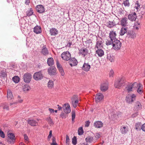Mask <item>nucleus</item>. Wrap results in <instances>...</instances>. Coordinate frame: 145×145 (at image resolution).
<instances>
[{"label":"nucleus","instance_id":"nucleus-1","mask_svg":"<svg viewBox=\"0 0 145 145\" xmlns=\"http://www.w3.org/2000/svg\"><path fill=\"white\" fill-rule=\"evenodd\" d=\"M125 82L124 77L119 78L115 82L114 86L116 88H119L124 85Z\"/></svg>","mask_w":145,"mask_h":145},{"label":"nucleus","instance_id":"nucleus-2","mask_svg":"<svg viewBox=\"0 0 145 145\" xmlns=\"http://www.w3.org/2000/svg\"><path fill=\"white\" fill-rule=\"evenodd\" d=\"M42 71H40L35 72L33 76V79L36 81L40 80L43 78V75Z\"/></svg>","mask_w":145,"mask_h":145},{"label":"nucleus","instance_id":"nucleus-3","mask_svg":"<svg viewBox=\"0 0 145 145\" xmlns=\"http://www.w3.org/2000/svg\"><path fill=\"white\" fill-rule=\"evenodd\" d=\"M61 57L63 60L68 61L71 58V55L69 52L65 51L61 54Z\"/></svg>","mask_w":145,"mask_h":145},{"label":"nucleus","instance_id":"nucleus-4","mask_svg":"<svg viewBox=\"0 0 145 145\" xmlns=\"http://www.w3.org/2000/svg\"><path fill=\"white\" fill-rule=\"evenodd\" d=\"M8 136L7 142L9 144H13L16 140L14 134L12 133H9L8 134Z\"/></svg>","mask_w":145,"mask_h":145},{"label":"nucleus","instance_id":"nucleus-5","mask_svg":"<svg viewBox=\"0 0 145 145\" xmlns=\"http://www.w3.org/2000/svg\"><path fill=\"white\" fill-rule=\"evenodd\" d=\"M121 43L119 40L115 39L113 41V48L115 50H119L120 48Z\"/></svg>","mask_w":145,"mask_h":145},{"label":"nucleus","instance_id":"nucleus-6","mask_svg":"<svg viewBox=\"0 0 145 145\" xmlns=\"http://www.w3.org/2000/svg\"><path fill=\"white\" fill-rule=\"evenodd\" d=\"M32 78V75L29 73H26L23 76V80L24 81L27 83H29L31 80Z\"/></svg>","mask_w":145,"mask_h":145},{"label":"nucleus","instance_id":"nucleus-7","mask_svg":"<svg viewBox=\"0 0 145 145\" xmlns=\"http://www.w3.org/2000/svg\"><path fill=\"white\" fill-rule=\"evenodd\" d=\"M138 84L135 82L131 85L129 84L127 85L126 88L128 92H129L132 91L133 88H135L138 87Z\"/></svg>","mask_w":145,"mask_h":145},{"label":"nucleus","instance_id":"nucleus-8","mask_svg":"<svg viewBox=\"0 0 145 145\" xmlns=\"http://www.w3.org/2000/svg\"><path fill=\"white\" fill-rule=\"evenodd\" d=\"M102 44L103 42L102 39L100 37L97 39L95 48L99 49L102 48H103Z\"/></svg>","mask_w":145,"mask_h":145},{"label":"nucleus","instance_id":"nucleus-9","mask_svg":"<svg viewBox=\"0 0 145 145\" xmlns=\"http://www.w3.org/2000/svg\"><path fill=\"white\" fill-rule=\"evenodd\" d=\"M69 60V63L71 67L76 66L78 64L77 61L74 57H71Z\"/></svg>","mask_w":145,"mask_h":145},{"label":"nucleus","instance_id":"nucleus-10","mask_svg":"<svg viewBox=\"0 0 145 145\" xmlns=\"http://www.w3.org/2000/svg\"><path fill=\"white\" fill-rule=\"evenodd\" d=\"M65 113H69L71 112V109L70 105L68 103L65 104L62 107Z\"/></svg>","mask_w":145,"mask_h":145},{"label":"nucleus","instance_id":"nucleus-11","mask_svg":"<svg viewBox=\"0 0 145 145\" xmlns=\"http://www.w3.org/2000/svg\"><path fill=\"white\" fill-rule=\"evenodd\" d=\"M108 84L107 83H102L100 86V89L102 92L106 91L108 89Z\"/></svg>","mask_w":145,"mask_h":145},{"label":"nucleus","instance_id":"nucleus-12","mask_svg":"<svg viewBox=\"0 0 145 145\" xmlns=\"http://www.w3.org/2000/svg\"><path fill=\"white\" fill-rule=\"evenodd\" d=\"M56 65L57 68L61 75L62 76H64L65 75L64 71L61 65L60 64L59 61H56Z\"/></svg>","mask_w":145,"mask_h":145},{"label":"nucleus","instance_id":"nucleus-13","mask_svg":"<svg viewBox=\"0 0 145 145\" xmlns=\"http://www.w3.org/2000/svg\"><path fill=\"white\" fill-rule=\"evenodd\" d=\"M56 71V69L53 66L50 67L48 68V74L51 75H54Z\"/></svg>","mask_w":145,"mask_h":145},{"label":"nucleus","instance_id":"nucleus-14","mask_svg":"<svg viewBox=\"0 0 145 145\" xmlns=\"http://www.w3.org/2000/svg\"><path fill=\"white\" fill-rule=\"evenodd\" d=\"M104 98L103 94L101 93L97 94L95 96V100L97 103L99 102L100 101L102 100Z\"/></svg>","mask_w":145,"mask_h":145},{"label":"nucleus","instance_id":"nucleus-15","mask_svg":"<svg viewBox=\"0 0 145 145\" xmlns=\"http://www.w3.org/2000/svg\"><path fill=\"white\" fill-rule=\"evenodd\" d=\"M36 9L37 11L40 13L44 12L45 11L44 7L42 5H37L36 7Z\"/></svg>","mask_w":145,"mask_h":145},{"label":"nucleus","instance_id":"nucleus-16","mask_svg":"<svg viewBox=\"0 0 145 145\" xmlns=\"http://www.w3.org/2000/svg\"><path fill=\"white\" fill-rule=\"evenodd\" d=\"M137 17L136 14L135 12L129 14L128 16V19L132 21H135Z\"/></svg>","mask_w":145,"mask_h":145},{"label":"nucleus","instance_id":"nucleus-17","mask_svg":"<svg viewBox=\"0 0 145 145\" xmlns=\"http://www.w3.org/2000/svg\"><path fill=\"white\" fill-rule=\"evenodd\" d=\"M33 31L36 34H39L42 32L41 28L40 26L37 25L33 29Z\"/></svg>","mask_w":145,"mask_h":145},{"label":"nucleus","instance_id":"nucleus-18","mask_svg":"<svg viewBox=\"0 0 145 145\" xmlns=\"http://www.w3.org/2000/svg\"><path fill=\"white\" fill-rule=\"evenodd\" d=\"M79 54L85 57L88 54V50L86 48H81L79 50Z\"/></svg>","mask_w":145,"mask_h":145},{"label":"nucleus","instance_id":"nucleus-19","mask_svg":"<svg viewBox=\"0 0 145 145\" xmlns=\"http://www.w3.org/2000/svg\"><path fill=\"white\" fill-rule=\"evenodd\" d=\"M41 53L43 55L45 56H46L48 54V51L46 46H44L42 48Z\"/></svg>","mask_w":145,"mask_h":145},{"label":"nucleus","instance_id":"nucleus-20","mask_svg":"<svg viewBox=\"0 0 145 145\" xmlns=\"http://www.w3.org/2000/svg\"><path fill=\"white\" fill-rule=\"evenodd\" d=\"M127 18L126 17L122 18L120 21V24L123 27H125L127 24Z\"/></svg>","mask_w":145,"mask_h":145},{"label":"nucleus","instance_id":"nucleus-21","mask_svg":"<svg viewBox=\"0 0 145 145\" xmlns=\"http://www.w3.org/2000/svg\"><path fill=\"white\" fill-rule=\"evenodd\" d=\"M103 123L101 121H95L94 124V126L96 128H100L103 127Z\"/></svg>","mask_w":145,"mask_h":145},{"label":"nucleus","instance_id":"nucleus-22","mask_svg":"<svg viewBox=\"0 0 145 145\" xmlns=\"http://www.w3.org/2000/svg\"><path fill=\"white\" fill-rule=\"evenodd\" d=\"M90 68V66L88 63H85L83 66L82 69L85 71H89Z\"/></svg>","mask_w":145,"mask_h":145},{"label":"nucleus","instance_id":"nucleus-23","mask_svg":"<svg viewBox=\"0 0 145 145\" xmlns=\"http://www.w3.org/2000/svg\"><path fill=\"white\" fill-rule=\"evenodd\" d=\"M28 123L32 126H36L38 125V122L34 120H28Z\"/></svg>","mask_w":145,"mask_h":145},{"label":"nucleus","instance_id":"nucleus-24","mask_svg":"<svg viewBox=\"0 0 145 145\" xmlns=\"http://www.w3.org/2000/svg\"><path fill=\"white\" fill-rule=\"evenodd\" d=\"M96 54H97L99 57H102L104 55V52L102 48L97 49L96 52Z\"/></svg>","mask_w":145,"mask_h":145},{"label":"nucleus","instance_id":"nucleus-25","mask_svg":"<svg viewBox=\"0 0 145 145\" xmlns=\"http://www.w3.org/2000/svg\"><path fill=\"white\" fill-rule=\"evenodd\" d=\"M116 32L113 31L110 32L109 33V37L110 38L114 40L116 39Z\"/></svg>","mask_w":145,"mask_h":145},{"label":"nucleus","instance_id":"nucleus-26","mask_svg":"<svg viewBox=\"0 0 145 145\" xmlns=\"http://www.w3.org/2000/svg\"><path fill=\"white\" fill-rule=\"evenodd\" d=\"M47 63L48 65L50 66H52L54 63V60L52 57H50L48 58Z\"/></svg>","mask_w":145,"mask_h":145},{"label":"nucleus","instance_id":"nucleus-27","mask_svg":"<svg viewBox=\"0 0 145 145\" xmlns=\"http://www.w3.org/2000/svg\"><path fill=\"white\" fill-rule=\"evenodd\" d=\"M50 34L51 35L55 36L57 34V31L54 28H52L50 31Z\"/></svg>","mask_w":145,"mask_h":145},{"label":"nucleus","instance_id":"nucleus-28","mask_svg":"<svg viewBox=\"0 0 145 145\" xmlns=\"http://www.w3.org/2000/svg\"><path fill=\"white\" fill-rule=\"evenodd\" d=\"M7 97L8 99L9 100H11L14 98L12 93L10 89H8L7 91Z\"/></svg>","mask_w":145,"mask_h":145},{"label":"nucleus","instance_id":"nucleus-29","mask_svg":"<svg viewBox=\"0 0 145 145\" xmlns=\"http://www.w3.org/2000/svg\"><path fill=\"white\" fill-rule=\"evenodd\" d=\"M127 35L129 36V37L131 38H134L136 37L135 33L132 31H129L127 32Z\"/></svg>","mask_w":145,"mask_h":145},{"label":"nucleus","instance_id":"nucleus-30","mask_svg":"<svg viewBox=\"0 0 145 145\" xmlns=\"http://www.w3.org/2000/svg\"><path fill=\"white\" fill-rule=\"evenodd\" d=\"M127 28L125 27H122L121 29L120 33V35L122 36L127 32Z\"/></svg>","mask_w":145,"mask_h":145},{"label":"nucleus","instance_id":"nucleus-31","mask_svg":"<svg viewBox=\"0 0 145 145\" xmlns=\"http://www.w3.org/2000/svg\"><path fill=\"white\" fill-rule=\"evenodd\" d=\"M126 100L127 102L129 103H131L134 101V100L131 97L130 94H129L127 96Z\"/></svg>","mask_w":145,"mask_h":145},{"label":"nucleus","instance_id":"nucleus-32","mask_svg":"<svg viewBox=\"0 0 145 145\" xmlns=\"http://www.w3.org/2000/svg\"><path fill=\"white\" fill-rule=\"evenodd\" d=\"M115 23L113 22L110 21L107 22L106 24V26L109 28L112 27L115 25Z\"/></svg>","mask_w":145,"mask_h":145},{"label":"nucleus","instance_id":"nucleus-33","mask_svg":"<svg viewBox=\"0 0 145 145\" xmlns=\"http://www.w3.org/2000/svg\"><path fill=\"white\" fill-rule=\"evenodd\" d=\"M114 56L111 54L107 55V58L110 62H113L114 60Z\"/></svg>","mask_w":145,"mask_h":145},{"label":"nucleus","instance_id":"nucleus-34","mask_svg":"<svg viewBox=\"0 0 145 145\" xmlns=\"http://www.w3.org/2000/svg\"><path fill=\"white\" fill-rule=\"evenodd\" d=\"M138 87L137 91V92L139 94H141L142 93V85L140 83L138 84Z\"/></svg>","mask_w":145,"mask_h":145},{"label":"nucleus","instance_id":"nucleus-35","mask_svg":"<svg viewBox=\"0 0 145 145\" xmlns=\"http://www.w3.org/2000/svg\"><path fill=\"white\" fill-rule=\"evenodd\" d=\"M113 40H114L112 39L109 38L108 39L107 41L106 42V45L108 46L112 44L113 45Z\"/></svg>","mask_w":145,"mask_h":145},{"label":"nucleus","instance_id":"nucleus-36","mask_svg":"<svg viewBox=\"0 0 145 145\" xmlns=\"http://www.w3.org/2000/svg\"><path fill=\"white\" fill-rule=\"evenodd\" d=\"M1 106L3 107L4 109L8 110H9V106L6 103L1 104L0 105V106Z\"/></svg>","mask_w":145,"mask_h":145},{"label":"nucleus","instance_id":"nucleus-37","mask_svg":"<svg viewBox=\"0 0 145 145\" xmlns=\"http://www.w3.org/2000/svg\"><path fill=\"white\" fill-rule=\"evenodd\" d=\"M27 16H30L33 13V10L32 8H30L29 10H27L26 12Z\"/></svg>","mask_w":145,"mask_h":145},{"label":"nucleus","instance_id":"nucleus-38","mask_svg":"<svg viewBox=\"0 0 145 145\" xmlns=\"http://www.w3.org/2000/svg\"><path fill=\"white\" fill-rule=\"evenodd\" d=\"M6 76V73L5 70H3L1 71L0 72V76L1 78H5Z\"/></svg>","mask_w":145,"mask_h":145},{"label":"nucleus","instance_id":"nucleus-39","mask_svg":"<svg viewBox=\"0 0 145 145\" xmlns=\"http://www.w3.org/2000/svg\"><path fill=\"white\" fill-rule=\"evenodd\" d=\"M93 138V137L91 136H88L86 138V141L87 142H92Z\"/></svg>","mask_w":145,"mask_h":145},{"label":"nucleus","instance_id":"nucleus-40","mask_svg":"<svg viewBox=\"0 0 145 145\" xmlns=\"http://www.w3.org/2000/svg\"><path fill=\"white\" fill-rule=\"evenodd\" d=\"M141 124L140 122H138L136 124L135 129L137 130H140Z\"/></svg>","mask_w":145,"mask_h":145},{"label":"nucleus","instance_id":"nucleus-41","mask_svg":"<svg viewBox=\"0 0 145 145\" xmlns=\"http://www.w3.org/2000/svg\"><path fill=\"white\" fill-rule=\"evenodd\" d=\"M53 81L52 80H49L48 82V87L49 88H52L53 87Z\"/></svg>","mask_w":145,"mask_h":145},{"label":"nucleus","instance_id":"nucleus-42","mask_svg":"<svg viewBox=\"0 0 145 145\" xmlns=\"http://www.w3.org/2000/svg\"><path fill=\"white\" fill-rule=\"evenodd\" d=\"M78 103V100H76L75 101H72V104L73 106L75 108L77 106Z\"/></svg>","mask_w":145,"mask_h":145},{"label":"nucleus","instance_id":"nucleus-43","mask_svg":"<svg viewBox=\"0 0 145 145\" xmlns=\"http://www.w3.org/2000/svg\"><path fill=\"white\" fill-rule=\"evenodd\" d=\"M12 79L13 81L16 83H18L19 81V78L17 76L14 77Z\"/></svg>","mask_w":145,"mask_h":145},{"label":"nucleus","instance_id":"nucleus-44","mask_svg":"<svg viewBox=\"0 0 145 145\" xmlns=\"http://www.w3.org/2000/svg\"><path fill=\"white\" fill-rule=\"evenodd\" d=\"M123 4L125 7H129L130 6V3L129 0H126L124 1Z\"/></svg>","mask_w":145,"mask_h":145},{"label":"nucleus","instance_id":"nucleus-45","mask_svg":"<svg viewBox=\"0 0 145 145\" xmlns=\"http://www.w3.org/2000/svg\"><path fill=\"white\" fill-rule=\"evenodd\" d=\"M18 102H16V103H10V106H11L13 104H16L17 103H22L23 102V100H22L21 99H20V96H18Z\"/></svg>","mask_w":145,"mask_h":145},{"label":"nucleus","instance_id":"nucleus-46","mask_svg":"<svg viewBox=\"0 0 145 145\" xmlns=\"http://www.w3.org/2000/svg\"><path fill=\"white\" fill-rule=\"evenodd\" d=\"M121 130V133L123 134H125L127 133V129L125 127H123L122 128Z\"/></svg>","mask_w":145,"mask_h":145},{"label":"nucleus","instance_id":"nucleus-47","mask_svg":"<svg viewBox=\"0 0 145 145\" xmlns=\"http://www.w3.org/2000/svg\"><path fill=\"white\" fill-rule=\"evenodd\" d=\"M72 121H74L75 118V112L74 111H72Z\"/></svg>","mask_w":145,"mask_h":145},{"label":"nucleus","instance_id":"nucleus-48","mask_svg":"<svg viewBox=\"0 0 145 145\" xmlns=\"http://www.w3.org/2000/svg\"><path fill=\"white\" fill-rule=\"evenodd\" d=\"M78 134L79 135H82L83 133V131L82 128L81 127H80L78 130Z\"/></svg>","mask_w":145,"mask_h":145},{"label":"nucleus","instance_id":"nucleus-49","mask_svg":"<svg viewBox=\"0 0 145 145\" xmlns=\"http://www.w3.org/2000/svg\"><path fill=\"white\" fill-rule=\"evenodd\" d=\"M72 143L74 145H76L77 143L76 138V137H74L72 139Z\"/></svg>","mask_w":145,"mask_h":145},{"label":"nucleus","instance_id":"nucleus-50","mask_svg":"<svg viewBox=\"0 0 145 145\" xmlns=\"http://www.w3.org/2000/svg\"><path fill=\"white\" fill-rule=\"evenodd\" d=\"M30 89V87L29 86L26 85L25 86L24 88L23 89L24 91H28Z\"/></svg>","mask_w":145,"mask_h":145},{"label":"nucleus","instance_id":"nucleus-51","mask_svg":"<svg viewBox=\"0 0 145 145\" xmlns=\"http://www.w3.org/2000/svg\"><path fill=\"white\" fill-rule=\"evenodd\" d=\"M66 145H69V144L70 142V139L68 135H66Z\"/></svg>","mask_w":145,"mask_h":145},{"label":"nucleus","instance_id":"nucleus-52","mask_svg":"<svg viewBox=\"0 0 145 145\" xmlns=\"http://www.w3.org/2000/svg\"><path fill=\"white\" fill-rule=\"evenodd\" d=\"M136 106L137 108H141V105L140 103L138 101H137L136 103Z\"/></svg>","mask_w":145,"mask_h":145},{"label":"nucleus","instance_id":"nucleus-53","mask_svg":"<svg viewBox=\"0 0 145 145\" xmlns=\"http://www.w3.org/2000/svg\"><path fill=\"white\" fill-rule=\"evenodd\" d=\"M0 136L3 138L5 137L4 133L1 129H0Z\"/></svg>","mask_w":145,"mask_h":145},{"label":"nucleus","instance_id":"nucleus-54","mask_svg":"<svg viewBox=\"0 0 145 145\" xmlns=\"http://www.w3.org/2000/svg\"><path fill=\"white\" fill-rule=\"evenodd\" d=\"M52 136V131L50 130L49 132V135L48 137V140L49 141Z\"/></svg>","mask_w":145,"mask_h":145},{"label":"nucleus","instance_id":"nucleus-55","mask_svg":"<svg viewBox=\"0 0 145 145\" xmlns=\"http://www.w3.org/2000/svg\"><path fill=\"white\" fill-rule=\"evenodd\" d=\"M101 135V133H97L95 134V137L97 139H98L100 138Z\"/></svg>","mask_w":145,"mask_h":145},{"label":"nucleus","instance_id":"nucleus-56","mask_svg":"<svg viewBox=\"0 0 145 145\" xmlns=\"http://www.w3.org/2000/svg\"><path fill=\"white\" fill-rule=\"evenodd\" d=\"M114 74V72L112 70H111L109 73V76L110 77H112Z\"/></svg>","mask_w":145,"mask_h":145},{"label":"nucleus","instance_id":"nucleus-57","mask_svg":"<svg viewBox=\"0 0 145 145\" xmlns=\"http://www.w3.org/2000/svg\"><path fill=\"white\" fill-rule=\"evenodd\" d=\"M141 129L143 131L145 132V123L142 125Z\"/></svg>","mask_w":145,"mask_h":145},{"label":"nucleus","instance_id":"nucleus-58","mask_svg":"<svg viewBox=\"0 0 145 145\" xmlns=\"http://www.w3.org/2000/svg\"><path fill=\"white\" fill-rule=\"evenodd\" d=\"M24 138L25 140L26 141H28L29 140V138L25 134L24 135Z\"/></svg>","mask_w":145,"mask_h":145},{"label":"nucleus","instance_id":"nucleus-59","mask_svg":"<svg viewBox=\"0 0 145 145\" xmlns=\"http://www.w3.org/2000/svg\"><path fill=\"white\" fill-rule=\"evenodd\" d=\"M77 98V96L76 95H74L71 98V101H75L76 100V98Z\"/></svg>","mask_w":145,"mask_h":145},{"label":"nucleus","instance_id":"nucleus-60","mask_svg":"<svg viewBox=\"0 0 145 145\" xmlns=\"http://www.w3.org/2000/svg\"><path fill=\"white\" fill-rule=\"evenodd\" d=\"M48 122L49 123L51 124L52 125L54 123L52 119L50 118L48 120Z\"/></svg>","mask_w":145,"mask_h":145},{"label":"nucleus","instance_id":"nucleus-61","mask_svg":"<svg viewBox=\"0 0 145 145\" xmlns=\"http://www.w3.org/2000/svg\"><path fill=\"white\" fill-rule=\"evenodd\" d=\"M48 110L51 113H54V110L53 109L49 108Z\"/></svg>","mask_w":145,"mask_h":145},{"label":"nucleus","instance_id":"nucleus-62","mask_svg":"<svg viewBox=\"0 0 145 145\" xmlns=\"http://www.w3.org/2000/svg\"><path fill=\"white\" fill-rule=\"evenodd\" d=\"M90 123V122L89 121H87L85 123V126L88 127Z\"/></svg>","mask_w":145,"mask_h":145},{"label":"nucleus","instance_id":"nucleus-63","mask_svg":"<svg viewBox=\"0 0 145 145\" xmlns=\"http://www.w3.org/2000/svg\"><path fill=\"white\" fill-rule=\"evenodd\" d=\"M136 5L137 6H136L135 7L136 8L137 10L139 9L140 8V5L138 3Z\"/></svg>","mask_w":145,"mask_h":145},{"label":"nucleus","instance_id":"nucleus-64","mask_svg":"<svg viewBox=\"0 0 145 145\" xmlns=\"http://www.w3.org/2000/svg\"><path fill=\"white\" fill-rule=\"evenodd\" d=\"M136 96V95L134 94H133L132 95H131V98L133 100L135 99Z\"/></svg>","mask_w":145,"mask_h":145}]
</instances>
